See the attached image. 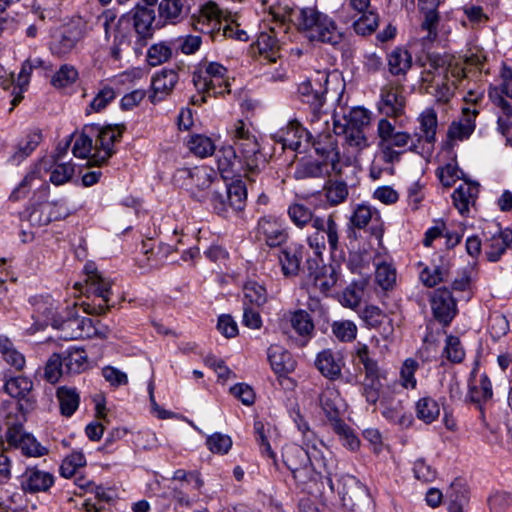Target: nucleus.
Returning <instances> with one entry per match:
<instances>
[{"label": "nucleus", "mask_w": 512, "mask_h": 512, "mask_svg": "<svg viewBox=\"0 0 512 512\" xmlns=\"http://www.w3.org/2000/svg\"><path fill=\"white\" fill-rule=\"evenodd\" d=\"M304 442V446L291 443L283 448L282 458L294 479L302 484L317 482L322 478L331 489L335 490L332 476L335 474L337 463L332 453L322 443Z\"/></svg>", "instance_id": "nucleus-1"}, {"label": "nucleus", "mask_w": 512, "mask_h": 512, "mask_svg": "<svg viewBox=\"0 0 512 512\" xmlns=\"http://www.w3.org/2000/svg\"><path fill=\"white\" fill-rule=\"evenodd\" d=\"M228 134L234 147L230 146L221 151L223 159H219V168L226 170L238 161L245 168L247 177L254 181L253 176L265 166L266 160L251 126L243 120H237L229 128Z\"/></svg>", "instance_id": "nucleus-2"}, {"label": "nucleus", "mask_w": 512, "mask_h": 512, "mask_svg": "<svg viewBox=\"0 0 512 512\" xmlns=\"http://www.w3.org/2000/svg\"><path fill=\"white\" fill-rule=\"evenodd\" d=\"M121 135L122 130L119 126L85 125L74 142L72 153L77 158L89 157L91 165H101L113 155L114 143Z\"/></svg>", "instance_id": "nucleus-3"}, {"label": "nucleus", "mask_w": 512, "mask_h": 512, "mask_svg": "<svg viewBox=\"0 0 512 512\" xmlns=\"http://www.w3.org/2000/svg\"><path fill=\"white\" fill-rule=\"evenodd\" d=\"M421 72L425 91L437 102L448 103L454 96L458 82L466 77V70L460 63L450 62L447 66L440 58L429 57Z\"/></svg>", "instance_id": "nucleus-4"}, {"label": "nucleus", "mask_w": 512, "mask_h": 512, "mask_svg": "<svg viewBox=\"0 0 512 512\" xmlns=\"http://www.w3.org/2000/svg\"><path fill=\"white\" fill-rule=\"evenodd\" d=\"M296 28L310 42L339 46L343 41V33L333 18L314 7L302 8L294 13Z\"/></svg>", "instance_id": "nucleus-5"}, {"label": "nucleus", "mask_w": 512, "mask_h": 512, "mask_svg": "<svg viewBox=\"0 0 512 512\" xmlns=\"http://www.w3.org/2000/svg\"><path fill=\"white\" fill-rule=\"evenodd\" d=\"M99 322L79 316L75 308L67 309L53 319L52 325L61 332V338L75 340L80 338L106 337V328L101 330Z\"/></svg>", "instance_id": "nucleus-6"}, {"label": "nucleus", "mask_w": 512, "mask_h": 512, "mask_svg": "<svg viewBox=\"0 0 512 512\" xmlns=\"http://www.w3.org/2000/svg\"><path fill=\"white\" fill-rule=\"evenodd\" d=\"M306 243L319 258L326 250V245L332 255L339 251L341 249L340 226L334 216L317 217L313 222L312 231L306 236Z\"/></svg>", "instance_id": "nucleus-7"}, {"label": "nucleus", "mask_w": 512, "mask_h": 512, "mask_svg": "<svg viewBox=\"0 0 512 512\" xmlns=\"http://www.w3.org/2000/svg\"><path fill=\"white\" fill-rule=\"evenodd\" d=\"M87 278L85 280L86 292L88 298L92 296L91 302H83L84 312L87 314L102 315L105 314L115 303L111 302L112 282L103 277L96 269L90 265L85 266Z\"/></svg>", "instance_id": "nucleus-8"}, {"label": "nucleus", "mask_w": 512, "mask_h": 512, "mask_svg": "<svg viewBox=\"0 0 512 512\" xmlns=\"http://www.w3.org/2000/svg\"><path fill=\"white\" fill-rule=\"evenodd\" d=\"M192 81L198 92L212 93L214 97L230 93L228 70L218 62H205L193 72Z\"/></svg>", "instance_id": "nucleus-9"}, {"label": "nucleus", "mask_w": 512, "mask_h": 512, "mask_svg": "<svg viewBox=\"0 0 512 512\" xmlns=\"http://www.w3.org/2000/svg\"><path fill=\"white\" fill-rule=\"evenodd\" d=\"M337 491L349 512H372V502L366 488L351 475L338 480Z\"/></svg>", "instance_id": "nucleus-10"}, {"label": "nucleus", "mask_w": 512, "mask_h": 512, "mask_svg": "<svg viewBox=\"0 0 512 512\" xmlns=\"http://www.w3.org/2000/svg\"><path fill=\"white\" fill-rule=\"evenodd\" d=\"M176 181L182 180V185L190 190L191 196L198 201H205L204 191L213 186L217 180L216 172L207 166L178 169L174 175Z\"/></svg>", "instance_id": "nucleus-11"}, {"label": "nucleus", "mask_w": 512, "mask_h": 512, "mask_svg": "<svg viewBox=\"0 0 512 512\" xmlns=\"http://www.w3.org/2000/svg\"><path fill=\"white\" fill-rule=\"evenodd\" d=\"M84 36L85 24L80 19L72 20L54 31L49 49L57 57L66 56L77 47Z\"/></svg>", "instance_id": "nucleus-12"}, {"label": "nucleus", "mask_w": 512, "mask_h": 512, "mask_svg": "<svg viewBox=\"0 0 512 512\" xmlns=\"http://www.w3.org/2000/svg\"><path fill=\"white\" fill-rule=\"evenodd\" d=\"M272 139L282 145V149H290L299 153H306L310 148L312 133L304 128L297 120L289 121L271 135Z\"/></svg>", "instance_id": "nucleus-13"}, {"label": "nucleus", "mask_w": 512, "mask_h": 512, "mask_svg": "<svg viewBox=\"0 0 512 512\" xmlns=\"http://www.w3.org/2000/svg\"><path fill=\"white\" fill-rule=\"evenodd\" d=\"M8 448L20 449L27 457H41L48 454V448L42 446L36 438L24 431L22 424L10 425L5 432Z\"/></svg>", "instance_id": "nucleus-14"}, {"label": "nucleus", "mask_w": 512, "mask_h": 512, "mask_svg": "<svg viewBox=\"0 0 512 512\" xmlns=\"http://www.w3.org/2000/svg\"><path fill=\"white\" fill-rule=\"evenodd\" d=\"M329 76L326 73L318 72L313 79L306 80L299 84L298 95L303 103L308 104L313 110V117L320 119L317 113L325 103L327 93L326 84Z\"/></svg>", "instance_id": "nucleus-15"}, {"label": "nucleus", "mask_w": 512, "mask_h": 512, "mask_svg": "<svg viewBox=\"0 0 512 512\" xmlns=\"http://www.w3.org/2000/svg\"><path fill=\"white\" fill-rule=\"evenodd\" d=\"M256 237L268 247L275 248L284 244L288 240L289 234L283 220L268 215L258 220Z\"/></svg>", "instance_id": "nucleus-16"}, {"label": "nucleus", "mask_w": 512, "mask_h": 512, "mask_svg": "<svg viewBox=\"0 0 512 512\" xmlns=\"http://www.w3.org/2000/svg\"><path fill=\"white\" fill-rule=\"evenodd\" d=\"M430 303L435 319L444 327L448 326L457 314V304L452 292L446 288L436 289Z\"/></svg>", "instance_id": "nucleus-17"}, {"label": "nucleus", "mask_w": 512, "mask_h": 512, "mask_svg": "<svg viewBox=\"0 0 512 512\" xmlns=\"http://www.w3.org/2000/svg\"><path fill=\"white\" fill-rule=\"evenodd\" d=\"M222 12L214 2L203 5L193 23L194 28L202 33L210 34L213 39L220 37L223 27Z\"/></svg>", "instance_id": "nucleus-18"}, {"label": "nucleus", "mask_w": 512, "mask_h": 512, "mask_svg": "<svg viewBox=\"0 0 512 512\" xmlns=\"http://www.w3.org/2000/svg\"><path fill=\"white\" fill-rule=\"evenodd\" d=\"M310 147H313L321 160L330 163L331 170L339 171L340 155L338 151L336 134L329 131L312 135Z\"/></svg>", "instance_id": "nucleus-19"}, {"label": "nucleus", "mask_w": 512, "mask_h": 512, "mask_svg": "<svg viewBox=\"0 0 512 512\" xmlns=\"http://www.w3.org/2000/svg\"><path fill=\"white\" fill-rule=\"evenodd\" d=\"M405 108V97L401 85L387 83L381 88L378 110L388 116L402 115Z\"/></svg>", "instance_id": "nucleus-20"}, {"label": "nucleus", "mask_w": 512, "mask_h": 512, "mask_svg": "<svg viewBox=\"0 0 512 512\" xmlns=\"http://www.w3.org/2000/svg\"><path fill=\"white\" fill-rule=\"evenodd\" d=\"M350 224L356 229H365L370 225L371 234L382 236L383 222L377 209L368 204H358L350 217Z\"/></svg>", "instance_id": "nucleus-21"}, {"label": "nucleus", "mask_w": 512, "mask_h": 512, "mask_svg": "<svg viewBox=\"0 0 512 512\" xmlns=\"http://www.w3.org/2000/svg\"><path fill=\"white\" fill-rule=\"evenodd\" d=\"M478 110L468 107L462 108V116L459 120L453 121L447 131V138L452 145L454 141H464L468 139L475 130L476 116Z\"/></svg>", "instance_id": "nucleus-22"}, {"label": "nucleus", "mask_w": 512, "mask_h": 512, "mask_svg": "<svg viewBox=\"0 0 512 512\" xmlns=\"http://www.w3.org/2000/svg\"><path fill=\"white\" fill-rule=\"evenodd\" d=\"M178 80V73L174 69H163L155 74L151 82L152 93L149 95L150 101L157 103L164 100L171 94Z\"/></svg>", "instance_id": "nucleus-23"}, {"label": "nucleus", "mask_w": 512, "mask_h": 512, "mask_svg": "<svg viewBox=\"0 0 512 512\" xmlns=\"http://www.w3.org/2000/svg\"><path fill=\"white\" fill-rule=\"evenodd\" d=\"M52 473L36 467H28L22 476V488L28 493L47 492L54 484Z\"/></svg>", "instance_id": "nucleus-24"}, {"label": "nucleus", "mask_w": 512, "mask_h": 512, "mask_svg": "<svg viewBox=\"0 0 512 512\" xmlns=\"http://www.w3.org/2000/svg\"><path fill=\"white\" fill-rule=\"evenodd\" d=\"M130 13L133 21V30L139 41L146 43L153 36L154 29L152 24L155 19L154 11L146 7L136 6L135 10Z\"/></svg>", "instance_id": "nucleus-25"}, {"label": "nucleus", "mask_w": 512, "mask_h": 512, "mask_svg": "<svg viewBox=\"0 0 512 512\" xmlns=\"http://www.w3.org/2000/svg\"><path fill=\"white\" fill-rule=\"evenodd\" d=\"M441 2L442 0H418L419 8L425 12V18L421 24L422 30L427 31V35L423 37L424 42H433L437 39L439 23L437 7Z\"/></svg>", "instance_id": "nucleus-26"}, {"label": "nucleus", "mask_w": 512, "mask_h": 512, "mask_svg": "<svg viewBox=\"0 0 512 512\" xmlns=\"http://www.w3.org/2000/svg\"><path fill=\"white\" fill-rule=\"evenodd\" d=\"M271 369L278 376L286 375L295 369V361L290 352L280 345L273 344L267 350Z\"/></svg>", "instance_id": "nucleus-27"}, {"label": "nucleus", "mask_w": 512, "mask_h": 512, "mask_svg": "<svg viewBox=\"0 0 512 512\" xmlns=\"http://www.w3.org/2000/svg\"><path fill=\"white\" fill-rule=\"evenodd\" d=\"M303 251L304 246L301 244H292L280 251L279 263L284 276L293 277L298 275Z\"/></svg>", "instance_id": "nucleus-28"}, {"label": "nucleus", "mask_w": 512, "mask_h": 512, "mask_svg": "<svg viewBox=\"0 0 512 512\" xmlns=\"http://www.w3.org/2000/svg\"><path fill=\"white\" fill-rule=\"evenodd\" d=\"M42 141V134L40 131L35 130L28 133L25 137L17 142L13 152L8 158L11 165H19L26 158H28L34 150L39 146Z\"/></svg>", "instance_id": "nucleus-29"}, {"label": "nucleus", "mask_w": 512, "mask_h": 512, "mask_svg": "<svg viewBox=\"0 0 512 512\" xmlns=\"http://www.w3.org/2000/svg\"><path fill=\"white\" fill-rule=\"evenodd\" d=\"M60 358L66 374H79L88 367V356L82 348L69 347L60 353Z\"/></svg>", "instance_id": "nucleus-30"}, {"label": "nucleus", "mask_w": 512, "mask_h": 512, "mask_svg": "<svg viewBox=\"0 0 512 512\" xmlns=\"http://www.w3.org/2000/svg\"><path fill=\"white\" fill-rule=\"evenodd\" d=\"M449 512H464L469 502V490L464 479H455L446 491Z\"/></svg>", "instance_id": "nucleus-31"}, {"label": "nucleus", "mask_w": 512, "mask_h": 512, "mask_svg": "<svg viewBox=\"0 0 512 512\" xmlns=\"http://www.w3.org/2000/svg\"><path fill=\"white\" fill-rule=\"evenodd\" d=\"M330 163L323 160L306 159L300 161L294 171V177L297 180L308 178H321L331 172Z\"/></svg>", "instance_id": "nucleus-32"}, {"label": "nucleus", "mask_w": 512, "mask_h": 512, "mask_svg": "<svg viewBox=\"0 0 512 512\" xmlns=\"http://www.w3.org/2000/svg\"><path fill=\"white\" fill-rule=\"evenodd\" d=\"M315 365L324 377L335 380L341 375L343 361L336 357L331 350H323L318 353Z\"/></svg>", "instance_id": "nucleus-33"}, {"label": "nucleus", "mask_w": 512, "mask_h": 512, "mask_svg": "<svg viewBox=\"0 0 512 512\" xmlns=\"http://www.w3.org/2000/svg\"><path fill=\"white\" fill-rule=\"evenodd\" d=\"M492 396V384L487 375L480 376L479 384H469L467 399L477 405L482 417H484L483 405L491 400Z\"/></svg>", "instance_id": "nucleus-34"}, {"label": "nucleus", "mask_w": 512, "mask_h": 512, "mask_svg": "<svg viewBox=\"0 0 512 512\" xmlns=\"http://www.w3.org/2000/svg\"><path fill=\"white\" fill-rule=\"evenodd\" d=\"M254 433L261 455L271 459L276 464V454L271 448V440L275 435V429L269 424H264L261 420H256L254 422Z\"/></svg>", "instance_id": "nucleus-35"}, {"label": "nucleus", "mask_w": 512, "mask_h": 512, "mask_svg": "<svg viewBox=\"0 0 512 512\" xmlns=\"http://www.w3.org/2000/svg\"><path fill=\"white\" fill-rule=\"evenodd\" d=\"M257 45L260 54L269 63H275L280 57V41L277 38L275 28H271L269 31L261 32L257 38Z\"/></svg>", "instance_id": "nucleus-36"}, {"label": "nucleus", "mask_w": 512, "mask_h": 512, "mask_svg": "<svg viewBox=\"0 0 512 512\" xmlns=\"http://www.w3.org/2000/svg\"><path fill=\"white\" fill-rule=\"evenodd\" d=\"M4 391L13 398L31 401L33 382L25 376H13L5 379Z\"/></svg>", "instance_id": "nucleus-37"}, {"label": "nucleus", "mask_w": 512, "mask_h": 512, "mask_svg": "<svg viewBox=\"0 0 512 512\" xmlns=\"http://www.w3.org/2000/svg\"><path fill=\"white\" fill-rule=\"evenodd\" d=\"M387 64L393 76H405L412 67V56L408 50L396 47L387 55Z\"/></svg>", "instance_id": "nucleus-38"}, {"label": "nucleus", "mask_w": 512, "mask_h": 512, "mask_svg": "<svg viewBox=\"0 0 512 512\" xmlns=\"http://www.w3.org/2000/svg\"><path fill=\"white\" fill-rule=\"evenodd\" d=\"M319 402L331 425L334 424L335 421L341 420L340 405L342 399L335 388L328 387L324 389L319 396Z\"/></svg>", "instance_id": "nucleus-39"}, {"label": "nucleus", "mask_w": 512, "mask_h": 512, "mask_svg": "<svg viewBox=\"0 0 512 512\" xmlns=\"http://www.w3.org/2000/svg\"><path fill=\"white\" fill-rule=\"evenodd\" d=\"M370 112L362 107L352 108L347 115L343 116V123L334 120V129L340 128H360L369 129L370 125Z\"/></svg>", "instance_id": "nucleus-40"}, {"label": "nucleus", "mask_w": 512, "mask_h": 512, "mask_svg": "<svg viewBox=\"0 0 512 512\" xmlns=\"http://www.w3.org/2000/svg\"><path fill=\"white\" fill-rule=\"evenodd\" d=\"M32 71L33 69L31 68L30 63H28L26 60L22 64L21 70L18 74L16 81L13 78V74L8 72L10 74V78L13 81L9 84V87L13 86V90L11 92V95L13 96L11 100L12 109L22 101L23 94L27 90V87L29 85Z\"/></svg>", "instance_id": "nucleus-41"}, {"label": "nucleus", "mask_w": 512, "mask_h": 512, "mask_svg": "<svg viewBox=\"0 0 512 512\" xmlns=\"http://www.w3.org/2000/svg\"><path fill=\"white\" fill-rule=\"evenodd\" d=\"M336 135H342L344 144L354 152L364 150L369 146L367 130L360 128H340L334 129Z\"/></svg>", "instance_id": "nucleus-42"}, {"label": "nucleus", "mask_w": 512, "mask_h": 512, "mask_svg": "<svg viewBox=\"0 0 512 512\" xmlns=\"http://www.w3.org/2000/svg\"><path fill=\"white\" fill-rule=\"evenodd\" d=\"M0 353L3 360L16 371H22L26 365L23 353L16 349L13 342L6 336H0Z\"/></svg>", "instance_id": "nucleus-43"}, {"label": "nucleus", "mask_w": 512, "mask_h": 512, "mask_svg": "<svg viewBox=\"0 0 512 512\" xmlns=\"http://www.w3.org/2000/svg\"><path fill=\"white\" fill-rule=\"evenodd\" d=\"M46 169V161L41 160L39 163L35 164L31 170L25 175L23 180L18 184V186L11 192L9 199L12 201H18L26 197L28 192L30 191L33 182L35 180H41V170Z\"/></svg>", "instance_id": "nucleus-44"}, {"label": "nucleus", "mask_w": 512, "mask_h": 512, "mask_svg": "<svg viewBox=\"0 0 512 512\" xmlns=\"http://www.w3.org/2000/svg\"><path fill=\"white\" fill-rule=\"evenodd\" d=\"M478 187L468 183L460 185L452 194L454 206L461 215L469 212V207L475 202Z\"/></svg>", "instance_id": "nucleus-45"}, {"label": "nucleus", "mask_w": 512, "mask_h": 512, "mask_svg": "<svg viewBox=\"0 0 512 512\" xmlns=\"http://www.w3.org/2000/svg\"><path fill=\"white\" fill-rule=\"evenodd\" d=\"M385 378V372L378 371L372 374H365L362 382V395L369 404H376L380 398L382 388L381 379Z\"/></svg>", "instance_id": "nucleus-46"}, {"label": "nucleus", "mask_w": 512, "mask_h": 512, "mask_svg": "<svg viewBox=\"0 0 512 512\" xmlns=\"http://www.w3.org/2000/svg\"><path fill=\"white\" fill-rule=\"evenodd\" d=\"M174 53L173 40L160 41L148 49L147 62L150 66H158L170 60Z\"/></svg>", "instance_id": "nucleus-47"}, {"label": "nucleus", "mask_w": 512, "mask_h": 512, "mask_svg": "<svg viewBox=\"0 0 512 512\" xmlns=\"http://www.w3.org/2000/svg\"><path fill=\"white\" fill-rule=\"evenodd\" d=\"M287 214L291 222L300 229H303L308 224H310L312 228L314 220L318 217L311 208L298 202L289 205Z\"/></svg>", "instance_id": "nucleus-48"}, {"label": "nucleus", "mask_w": 512, "mask_h": 512, "mask_svg": "<svg viewBox=\"0 0 512 512\" xmlns=\"http://www.w3.org/2000/svg\"><path fill=\"white\" fill-rule=\"evenodd\" d=\"M56 396L60 404V411L63 416L70 417L79 407L80 396L75 388L60 387Z\"/></svg>", "instance_id": "nucleus-49"}, {"label": "nucleus", "mask_w": 512, "mask_h": 512, "mask_svg": "<svg viewBox=\"0 0 512 512\" xmlns=\"http://www.w3.org/2000/svg\"><path fill=\"white\" fill-rule=\"evenodd\" d=\"M205 200L210 202L213 210L219 215H224L231 208L225 190V183L221 180L216 181L212 191L206 194Z\"/></svg>", "instance_id": "nucleus-50"}, {"label": "nucleus", "mask_w": 512, "mask_h": 512, "mask_svg": "<svg viewBox=\"0 0 512 512\" xmlns=\"http://www.w3.org/2000/svg\"><path fill=\"white\" fill-rule=\"evenodd\" d=\"M422 136L417 139L419 142L424 139L427 143L433 144L436 141V130L438 126L437 114L433 109H426L419 117Z\"/></svg>", "instance_id": "nucleus-51"}, {"label": "nucleus", "mask_w": 512, "mask_h": 512, "mask_svg": "<svg viewBox=\"0 0 512 512\" xmlns=\"http://www.w3.org/2000/svg\"><path fill=\"white\" fill-rule=\"evenodd\" d=\"M366 286L367 280L363 278L353 281L342 293V305L349 308L357 307L363 298Z\"/></svg>", "instance_id": "nucleus-52"}, {"label": "nucleus", "mask_w": 512, "mask_h": 512, "mask_svg": "<svg viewBox=\"0 0 512 512\" xmlns=\"http://www.w3.org/2000/svg\"><path fill=\"white\" fill-rule=\"evenodd\" d=\"M52 208L53 202H43L31 206L26 210L28 221L33 226L48 225L53 221V217H51Z\"/></svg>", "instance_id": "nucleus-53"}, {"label": "nucleus", "mask_w": 512, "mask_h": 512, "mask_svg": "<svg viewBox=\"0 0 512 512\" xmlns=\"http://www.w3.org/2000/svg\"><path fill=\"white\" fill-rule=\"evenodd\" d=\"M509 247L502 231L495 233L484 243L485 255L490 262H497Z\"/></svg>", "instance_id": "nucleus-54"}, {"label": "nucleus", "mask_w": 512, "mask_h": 512, "mask_svg": "<svg viewBox=\"0 0 512 512\" xmlns=\"http://www.w3.org/2000/svg\"><path fill=\"white\" fill-rule=\"evenodd\" d=\"M186 0H161L158 11L161 18L170 22L180 21L185 8Z\"/></svg>", "instance_id": "nucleus-55"}, {"label": "nucleus", "mask_w": 512, "mask_h": 512, "mask_svg": "<svg viewBox=\"0 0 512 512\" xmlns=\"http://www.w3.org/2000/svg\"><path fill=\"white\" fill-rule=\"evenodd\" d=\"M440 414L438 403L431 397H422L416 403V415L418 419L430 424L434 422Z\"/></svg>", "instance_id": "nucleus-56"}, {"label": "nucleus", "mask_w": 512, "mask_h": 512, "mask_svg": "<svg viewBox=\"0 0 512 512\" xmlns=\"http://www.w3.org/2000/svg\"><path fill=\"white\" fill-rule=\"evenodd\" d=\"M325 198L330 206L343 203L348 197V187L343 181L329 180L324 186Z\"/></svg>", "instance_id": "nucleus-57"}, {"label": "nucleus", "mask_w": 512, "mask_h": 512, "mask_svg": "<svg viewBox=\"0 0 512 512\" xmlns=\"http://www.w3.org/2000/svg\"><path fill=\"white\" fill-rule=\"evenodd\" d=\"M352 355L356 360H358L359 364L363 365L365 374L382 371L377 360L371 357L369 347L366 344L358 342L354 347Z\"/></svg>", "instance_id": "nucleus-58"}, {"label": "nucleus", "mask_w": 512, "mask_h": 512, "mask_svg": "<svg viewBox=\"0 0 512 512\" xmlns=\"http://www.w3.org/2000/svg\"><path fill=\"white\" fill-rule=\"evenodd\" d=\"M188 148L194 155L205 158L214 153L215 144L208 136L196 134L190 137Z\"/></svg>", "instance_id": "nucleus-59"}, {"label": "nucleus", "mask_w": 512, "mask_h": 512, "mask_svg": "<svg viewBox=\"0 0 512 512\" xmlns=\"http://www.w3.org/2000/svg\"><path fill=\"white\" fill-rule=\"evenodd\" d=\"M86 465V458L80 451H74L67 456L60 465L59 473L64 478H71L77 475L78 469Z\"/></svg>", "instance_id": "nucleus-60"}, {"label": "nucleus", "mask_w": 512, "mask_h": 512, "mask_svg": "<svg viewBox=\"0 0 512 512\" xmlns=\"http://www.w3.org/2000/svg\"><path fill=\"white\" fill-rule=\"evenodd\" d=\"M133 33L132 18H130V13H125L118 19L115 27L112 29L113 40L119 44L129 43Z\"/></svg>", "instance_id": "nucleus-61"}, {"label": "nucleus", "mask_w": 512, "mask_h": 512, "mask_svg": "<svg viewBox=\"0 0 512 512\" xmlns=\"http://www.w3.org/2000/svg\"><path fill=\"white\" fill-rule=\"evenodd\" d=\"M225 190L228 195L230 207L233 210H242L247 197L245 184L242 181L237 180L229 185L225 184Z\"/></svg>", "instance_id": "nucleus-62"}, {"label": "nucleus", "mask_w": 512, "mask_h": 512, "mask_svg": "<svg viewBox=\"0 0 512 512\" xmlns=\"http://www.w3.org/2000/svg\"><path fill=\"white\" fill-rule=\"evenodd\" d=\"M205 444L212 453L225 455L231 450L233 442L229 435L215 432L207 436Z\"/></svg>", "instance_id": "nucleus-63"}, {"label": "nucleus", "mask_w": 512, "mask_h": 512, "mask_svg": "<svg viewBox=\"0 0 512 512\" xmlns=\"http://www.w3.org/2000/svg\"><path fill=\"white\" fill-rule=\"evenodd\" d=\"M448 275V267L444 264H433L431 267H425L420 272V279L427 287H434L440 282L444 281Z\"/></svg>", "instance_id": "nucleus-64"}]
</instances>
